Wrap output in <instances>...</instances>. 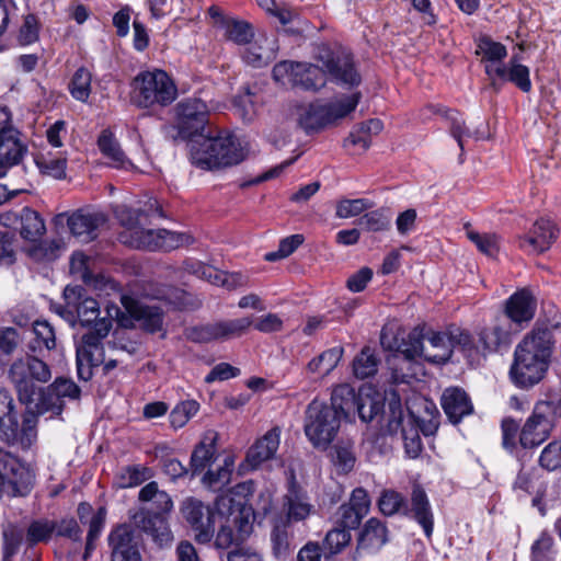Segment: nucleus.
Here are the masks:
<instances>
[{
  "label": "nucleus",
  "instance_id": "nucleus-1",
  "mask_svg": "<svg viewBox=\"0 0 561 561\" xmlns=\"http://www.w3.org/2000/svg\"><path fill=\"white\" fill-rule=\"evenodd\" d=\"M216 511L202 501L190 497L181 507L182 515L195 533L199 543L209 542L215 534V520L220 518V528L215 538L217 549H228L244 541L253 530L254 511L244 499L236 500L229 494L219 495Z\"/></svg>",
  "mask_w": 561,
  "mask_h": 561
},
{
  "label": "nucleus",
  "instance_id": "nucleus-2",
  "mask_svg": "<svg viewBox=\"0 0 561 561\" xmlns=\"http://www.w3.org/2000/svg\"><path fill=\"white\" fill-rule=\"evenodd\" d=\"M314 58L325 70L310 62L283 60L273 67V79L283 85L313 92L325 87L327 73L335 83L347 88L360 84L362 77L355 68L353 56L341 45L321 43L317 46Z\"/></svg>",
  "mask_w": 561,
  "mask_h": 561
},
{
  "label": "nucleus",
  "instance_id": "nucleus-3",
  "mask_svg": "<svg viewBox=\"0 0 561 561\" xmlns=\"http://www.w3.org/2000/svg\"><path fill=\"white\" fill-rule=\"evenodd\" d=\"M553 345V333L549 328H534L527 333L514 351L510 368L512 382L522 389L539 383L548 370Z\"/></svg>",
  "mask_w": 561,
  "mask_h": 561
},
{
  "label": "nucleus",
  "instance_id": "nucleus-4",
  "mask_svg": "<svg viewBox=\"0 0 561 561\" xmlns=\"http://www.w3.org/2000/svg\"><path fill=\"white\" fill-rule=\"evenodd\" d=\"M106 316L96 321L95 325L83 334L81 344L77 347V375L80 380L89 381L93 377V369L105 360L103 340L112 329L113 319H117L119 325L129 327V319L123 314L116 305L105 307Z\"/></svg>",
  "mask_w": 561,
  "mask_h": 561
},
{
  "label": "nucleus",
  "instance_id": "nucleus-5",
  "mask_svg": "<svg viewBox=\"0 0 561 561\" xmlns=\"http://www.w3.org/2000/svg\"><path fill=\"white\" fill-rule=\"evenodd\" d=\"M192 163L202 170H215L236 165L244 160L239 140L224 131L213 136L210 130L191 141Z\"/></svg>",
  "mask_w": 561,
  "mask_h": 561
},
{
  "label": "nucleus",
  "instance_id": "nucleus-6",
  "mask_svg": "<svg viewBox=\"0 0 561 561\" xmlns=\"http://www.w3.org/2000/svg\"><path fill=\"white\" fill-rule=\"evenodd\" d=\"M423 330L415 328L402 337L399 342L394 339V345L387 344L385 334H381L380 342L385 348L394 350L407 360H413L417 357L434 364L447 363L453 354L450 331L448 333L433 332L427 337V344L424 345Z\"/></svg>",
  "mask_w": 561,
  "mask_h": 561
},
{
  "label": "nucleus",
  "instance_id": "nucleus-7",
  "mask_svg": "<svg viewBox=\"0 0 561 561\" xmlns=\"http://www.w3.org/2000/svg\"><path fill=\"white\" fill-rule=\"evenodd\" d=\"M38 413L27 408L19 422L14 401L9 391L0 390V437L8 445L28 449L37 439Z\"/></svg>",
  "mask_w": 561,
  "mask_h": 561
},
{
  "label": "nucleus",
  "instance_id": "nucleus-8",
  "mask_svg": "<svg viewBox=\"0 0 561 561\" xmlns=\"http://www.w3.org/2000/svg\"><path fill=\"white\" fill-rule=\"evenodd\" d=\"M131 87V101L140 108L156 111L169 106L178 96V88L171 77L159 69L138 73Z\"/></svg>",
  "mask_w": 561,
  "mask_h": 561
},
{
  "label": "nucleus",
  "instance_id": "nucleus-9",
  "mask_svg": "<svg viewBox=\"0 0 561 561\" xmlns=\"http://www.w3.org/2000/svg\"><path fill=\"white\" fill-rule=\"evenodd\" d=\"M8 377L13 385L21 403L30 405L34 397L39 396L38 383H46L51 378L50 367L34 354L15 359L9 369Z\"/></svg>",
  "mask_w": 561,
  "mask_h": 561
},
{
  "label": "nucleus",
  "instance_id": "nucleus-10",
  "mask_svg": "<svg viewBox=\"0 0 561 561\" xmlns=\"http://www.w3.org/2000/svg\"><path fill=\"white\" fill-rule=\"evenodd\" d=\"M341 421L333 408L313 399L305 411L304 431L314 448L327 449L336 437Z\"/></svg>",
  "mask_w": 561,
  "mask_h": 561
},
{
  "label": "nucleus",
  "instance_id": "nucleus-11",
  "mask_svg": "<svg viewBox=\"0 0 561 561\" xmlns=\"http://www.w3.org/2000/svg\"><path fill=\"white\" fill-rule=\"evenodd\" d=\"M360 98L362 93L355 92L334 102L324 104L318 102L310 103L299 116V126L308 135L317 133L355 111Z\"/></svg>",
  "mask_w": 561,
  "mask_h": 561
},
{
  "label": "nucleus",
  "instance_id": "nucleus-12",
  "mask_svg": "<svg viewBox=\"0 0 561 561\" xmlns=\"http://www.w3.org/2000/svg\"><path fill=\"white\" fill-rule=\"evenodd\" d=\"M176 128L182 139L194 140L206 135L205 130L209 122L207 104L197 98H188L179 102L175 106Z\"/></svg>",
  "mask_w": 561,
  "mask_h": 561
},
{
  "label": "nucleus",
  "instance_id": "nucleus-13",
  "mask_svg": "<svg viewBox=\"0 0 561 561\" xmlns=\"http://www.w3.org/2000/svg\"><path fill=\"white\" fill-rule=\"evenodd\" d=\"M80 399L81 389L72 379L57 377L50 385L41 389L34 408L38 416L47 412L59 416L65 410L66 400L80 401Z\"/></svg>",
  "mask_w": 561,
  "mask_h": 561
},
{
  "label": "nucleus",
  "instance_id": "nucleus-14",
  "mask_svg": "<svg viewBox=\"0 0 561 561\" xmlns=\"http://www.w3.org/2000/svg\"><path fill=\"white\" fill-rule=\"evenodd\" d=\"M253 321L251 317L221 320L187 328L184 334L188 341L204 344L218 340L239 337L247 333Z\"/></svg>",
  "mask_w": 561,
  "mask_h": 561
},
{
  "label": "nucleus",
  "instance_id": "nucleus-15",
  "mask_svg": "<svg viewBox=\"0 0 561 561\" xmlns=\"http://www.w3.org/2000/svg\"><path fill=\"white\" fill-rule=\"evenodd\" d=\"M66 308L59 313L68 320L73 319V310L83 327L96 323L100 319V305L91 297L85 296V289L80 285H68L64 289Z\"/></svg>",
  "mask_w": 561,
  "mask_h": 561
},
{
  "label": "nucleus",
  "instance_id": "nucleus-16",
  "mask_svg": "<svg viewBox=\"0 0 561 561\" xmlns=\"http://www.w3.org/2000/svg\"><path fill=\"white\" fill-rule=\"evenodd\" d=\"M552 407L548 401L538 402L531 415L526 420L519 434V443L524 448H534L548 439L552 430Z\"/></svg>",
  "mask_w": 561,
  "mask_h": 561
},
{
  "label": "nucleus",
  "instance_id": "nucleus-17",
  "mask_svg": "<svg viewBox=\"0 0 561 561\" xmlns=\"http://www.w3.org/2000/svg\"><path fill=\"white\" fill-rule=\"evenodd\" d=\"M27 151L20 139V131L11 123V112L7 106H0V165L19 164Z\"/></svg>",
  "mask_w": 561,
  "mask_h": 561
},
{
  "label": "nucleus",
  "instance_id": "nucleus-18",
  "mask_svg": "<svg viewBox=\"0 0 561 561\" xmlns=\"http://www.w3.org/2000/svg\"><path fill=\"white\" fill-rule=\"evenodd\" d=\"M121 302L129 314V327L133 325L131 320H134L148 333H156L162 329L164 312L160 307L146 305L128 295H122Z\"/></svg>",
  "mask_w": 561,
  "mask_h": 561
},
{
  "label": "nucleus",
  "instance_id": "nucleus-19",
  "mask_svg": "<svg viewBox=\"0 0 561 561\" xmlns=\"http://www.w3.org/2000/svg\"><path fill=\"white\" fill-rule=\"evenodd\" d=\"M107 221V216L102 211H88L78 209L67 217V225L73 237L88 243L99 236V230Z\"/></svg>",
  "mask_w": 561,
  "mask_h": 561
},
{
  "label": "nucleus",
  "instance_id": "nucleus-20",
  "mask_svg": "<svg viewBox=\"0 0 561 561\" xmlns=\"http://www.w3.org/2000/svg\"><path fill=\"white\" fill-rule=\"evenodd\" d=\"M112 550L111 561H141L135 531L131 526L123 524L113 529L108 536Z\"/></svg>",
  "mask_w": 561,
  "mask_h": 561
},
{
  "label": "nucleus",
  "instance_id": "nucleus-21",
  "mask_svg": "<svg viewBox=\"0 0 561 561\" xmlns=\"http://www.w3.org/2000/svg\"><path fill=\"white\" fill-rule=\"evenodd\" d=\"M0 463L3 465L4 470H9L11 473L8 482V494L10 496H26L30 494L34 485V474L31 470L5 451H0Z\"/></svg>",
  "mask_w": 561,
  "mask_h": 561
},
{
  "label": "nucleus",
  "instance_id": "nucleus-22",
  "mask_svg": "<svg viewBox=\"0 0 561 561\" xmlns=\"http://www.w3.org/2000/svg\"><path fill=\"white\" fill-rule=\"evenodd\" d=\"M484 70L493 88L497 89L500 87L497 82H512L523 92L527 93L531 90L529 68L527 66L485 65Z\"/></svg>",
  "mask_w": 561,
  "mask_h": 561
},
{
  "label": "nucleus",
  "instance_id": "nucleus-23",
  "mask_svg": "<svg viewBox=\"0 0 561 561\" xmlns=\"http://www.w3.org/2000/svg\"><path fill=\"white\" fill-rule=\"evenodd\" d=\"M388 534L386 524L376 517L369 518L358 534L354 559L362 552L375 553L379 551L388 542Z\"/></svg>",
  "mask_w": 561,
  "mask_h": 561
},
{
  "label": "nucleus",
  "instance_id": "nucleus-24",
  "mask_svg": "<svg viewBox=\"0 0 561 561\" xmlns=\"http://www.w3.org/2000/svg\"><path fill=\"white\" fill-rule=\"evenodd\" d=\"M130 519L137 529L151 536L154 541L162 543L171 538L167 518L161 513L142 507L133 513Z\"/></svg>",
  "mask_w": 561,
  "mask_h": 561
},
{
  "label": "nucleus",
  "instance_id": "nucleus-25",
  "mask_svg": "<svg viewBox=\"0 0 561 561\" xmlns=\"http://www.w3.org/2000/svg\"><path fill=\"white\" fill-rule=\"evenodd\" d=\"M559 230L549 219L540 218L529 232L520 239V247L533 253H542L556 241Z\"/></svg>",
  "mask_w": 561,
  "mask_h": 561
},
{
  "label": "nucleus",
  "instance_id": "nucleus-26",
  "mask_svg": "<svg viewBox=\"0 0 561 561\" xmlns=\"http://www.w3.org/2000/svg\"><path fill=\"white\" fill-rule=\"evenodd\" d=\"M537 302L530 290L523 288L514 293L505 302V316L522 327L529 323L536 312Z\"/></svg>",
  "mask_w": 561,
  "mask_h": 561
},
{
  "label": "nucleus",
  "instance_id": "nucleus-27",
  "mask_svg": "<svg viewBox=\"0 0 561 561\" xmlns=\"http://www.w3.org/2000/svg\"><path fill=\"white\" fill-rule=\"evenodd\" d=\"M442 408L454 425L460 423L467 415L473 413V404L467 392L460 388H447L440 399Z\"/></svg>",
  "mask_w": 561,
  "mask_h": 561
},
{
  "label": "nucleus",
  "instance_id": "nucleus-28",
  "mask_svg": "<svg viewBox=\"0 0 561 561\" xmlns=\"http://www.w3.org/2000/svg\"><path fill=\"white\" fill-rule=\"evenodd\" d=\"M311 508L312 506L308 503L306 492L293 482L289 485L287 493L283 496V514L279 516L285 520H288V525L291 526L293 522H301L306 519L310 515Z\"/></svg>",
  "mask_w": 561,
  "mask_h": 561
},
{
  "label": "nucleus",
  "instance_id": "nucleus-29",
  "mask_svg": "<svg viewBox=\"0 0 561 561\" xmlns=\"http://www.w3.org/2000/svg\"><path fill=\"white\" fill-rule=\"evenodd\" d=\"M416 520L430 538L433 534L434 518L431 504L424 489L415 484L411 493V507L408 506V515Z\"/></svg>",
  "mask_w": 561,
  "mask_h": 561
},
{
  "label": "nucleus",
  "instance_id": "nucleus-30",
  "mask_svg": "<svg viewBox=\"0 0 561 561\" xmlns=\"http://www.w3.org/2000/svg\"><path fill=\"white\" fill-rule=\"evenodd\" d=\"M11 217L15 220L20 219L21 229L20 234L24 240L36 241L46 231L45 222L39 214L28 207H24L20 216L15 214H7L0 217V222L4 226H10Z\"/></svg>",
  "mask_w": 561,
  "mask_h": 561
},
{
  "label": "nucleus",
  "instance_id": "nucleus-31",
  "mask_svg": "<svg viewBox=\"0 0 561 561\" xmlns=\"http://www.w3.org/2000/svg\"><path fill=\"white\" fill-rule=\"evenodd\" d=\"M278 446L279 434L276 428H273L250 447L245 457L247 465L251 469L259 468L264 461L274 457Z\"/></svg>",
  "mask_w": 561,
  "mask_h": 561
},
{
  "label": "nucleus",
  "instance_id": "nucleus-32",
  "mask_svg": "<svg viewBox=\"0 0 561 561\" xmlns=\"http://www.w3.org/2000/svg\"><path fill=\"white\" fill-rule=\"evenodd\" d=\"M358 397L359 391L356 392L352 386L347 383L337 385L331 393L329 408H333L341 420L352 421L355 417Z\"/></svg>",
  "mask_w": 561,
  "mask_h": 561
},
{
  "label": "nucleus",
  "instance_id": "nucleus-33",
  "mask_svg": "<svg viewBox=\"0 0 561 561\" xmlns=\"http://www.w3.org/2000/svg\"><path fill=\"white\" fill-rule=\"evenodd\" d=\"M288 520L277 516L273 520L271 530V543L273 556L277 560H285L291 553V531Z\"/></svg>",
  "mask_w": 561,
  "mask_h": 561
},
{
  "label": "nucleus",
  "instance_id": "nucleus-34",
  "mask_svg": "<svg viewBox=\"0 0 561 561\" xmlns=\"http://www.w3.org/2000/svg\"><path fill=\"white\" fill-rule=\"evenodd\" d=\"M451 350L459 351L468 360L470 366L479 365L482 359L480 345L468 331L459 328L450 330Z\"/></svg>",
  "mask_w": 561,
  "mask_h": 561
},
{
  "label": "nucleus",
  "instance_id": "nucleus-35",
  "mask_svg": "<svg viewBox=\"0 0 561 561\" xmlns=\"http://www.w3.org/2000/svg\"><path fill=\"white\" fill-rule=\"evenodd\" d=\"M33 339L27 343V351L32 354L51 351L56 347L54 328L46 320H37L33 323Z\"/></svg>",
  "mask_w": 561,
  "mask_h": 561
},
{
  "label": "nucleus",
  "instance_id": "nucleus-36",
  "mask_svg": "<svg viewBox=\"0 0 561 561\" xmlns=\"http://www.w3.org/2000/svg\"><path fill=\"white\" fill-rule=\"evenodd\" d=\"M385 408V402L378 393H370V391L359 390V397L355 408V415L357 414L362 422H371L379 415Z\"/></svg>",
  "mask_w": 561,
  "mask_h": 561
},
{
  "label": "nucleus",
  "instance_id": "nucleus-37",
  "mask_svg": "<svg viewBox=\"0 0 561 561\" xmlns=\"http://www.w3.org/2000/svg\"><path fill=\"white\" fill-rule=\"evenodd\" d=\"M476 54L482 56L485 65H504L502 61L507 56V49L490 36L481 35L476 39Z\"/></svg>",
  "mask_w": 561,
  "mask_h": 561
},
{
  "label": "nucleus",
  "instance_id": "nucleus-38",
  "mask_svg": "<svg viewBox=\"0 0 561 561\" xmlns=\"http://www.w3.org/2000/svg\"><path fill=\"white\" fill-rule=\"evenodd\" d=\"M343 352V347L340 346L322 352L308 363L307 370L321 376L329 375L342 359Z\"/></svg>",
  "mask_w": 561,
  "mask_h": 561
},
{
  "label": "nucleus",
  "instance_id": "nucleus-39",
  "mask_svg": "<svg viewBox=\"0 0 561 561\" xmlns=\"http://www.w3.org/2000/svg\"><path fill=\"white\" fill-rule=\"evenodd\" d=\"M100 151L112 160L116 168H126L131 164L122 150L118 141L110 130H103L98 139Z\"/></svg>",
  "mask_w": 561,
  "mask_h": 561
},
{
  "label": "nucleus",
  "instance_id": "nucleus-40",
  "mask_svg": "<svg viewBox=\"0 0 561 561\" xmlns=\"http://www.w3.org/2000/svg\"><path fill=\"white\" fill-rule=\"evenodd\" d=\"M379 363L380 359L378 358L375 350L369 346H365L353 360V373L358 379L373 377L378 371Z\"/></svg>",
  "mask_w": 561,
  "mask_h": 561
},
{
  "label": "nucleus",
  "instance_id": "nucleus-41",
  "mask_svg": "<svg viewBox=\"0 0 561 561\" xmlns=\"http://www.w3.org/2000/svg\"><path fill=\"white\" fill-rule=\"evenodd\" d=\"M357 226L368 232H383L391 227L389 209L379 208L365 213L356 220Z\"/></svg>",
  "mask_w": 561,
  "mask_h": 561
},
{
  "label": "nucleus",
  "instance_id": "nucleus-42",
  "mask_svg": "<svg viewBox=\"0 0 561 561\" xmlns=\"http://www.w3.org/2000/svg\"><path fill=\"white\" fill-rule=\"evenodd\" d=\"M332 462L339 473H348L353 470L356 457L354 453V443L351 440H339L332 450Z\"/></svg>",
  "mask_w": 561,
  "mask_h": 561
},
{
  "label": "nucleus",
  "instance_id": "nucleus-43",
  "mask_svg": "<svg viewBox=\"0 0 561 561\" xmlns=\"http://www.w3.org/2000/svg\"><path fill=\"white\" fill-rule=\"evenodd\" d=\"M153 476L152 470L142 465L123 467L116 476V484L122 489L137 486Z\"/></svg>",
  "mask_w": 561,
  "mask_h": 561
},
{
  "label": "nucleus",
  "instance_id": "nucleus-44",
  "mask_svg": "<svg viewBox=\"0 0 561 561\" xmlns=\"http://www.w3.org/2000/svg\"><path fill=\"white\" fill-rule=\"evenodd\" d=\"M222 30L226 39L237 45H248L254 37L253 26L249 22L232 16L224 24Z\"/></svg>",
  "mask_w": 561,
  "mask_h": 561
},
{
  "label": "nucleus",
  "instance_id": "nucleus-45",
  "mask_svg": "<svg viewBox=\"0 0 561 561\" xmlns=\"http://www.w3.org/2000/svg\"><path fill=\"white\" fill-rule=\"evenodd\" d=\"M124 242L136 249L159 251L160 229L134 228L129 240L125 239Z\"/></svg>",
  "mask_w": 561,
  "mask_h": 561
},
{
  "label": "nucleus",
  "instance_id": "nucleus-46",
  "mask_svg": "<svg viewBox=\"0 0 561 561\" xmlns=\"http://www.w3.org/2000/svg\"><path fill=\"white\" fill-rule=\"evenodd\" d=\"M215 453V438H213L208 444H206L205 442H201L194 448L190 461L192 477L202 473L205 470V468L213 462Z\"/></svg>",
  "mask_w": 561,
  "mask_h": 561
},
{
  "label": "nucleus",
  "instance_id": "nucleus-47",
  "mask_svg": "<svg viewBox=\"0 0 561 561\" xmlns=\"http://www.w3.org/2000/svg\"><path fill=\"white\" fill-rule=\"evenodd\" d=\"M478 345L482 351V358L488 352L496 351L501 344L507 343L508 332L499 325L483 328L479 334Z\"/></svg>",
  "mask_w": 561,
  "mask_h": 561
},
{
  "label": "nucleus",
  "instance_id": "nucleus-48",
  "mask_svg": "<svg viewBox=\"0 0 561 561\" xmlns=\"http://www.w3.org/2000/svg\"><path fill=\"white\" fill-rule=\"evenodd\" d=\"M378 507L386 516L397 513L408 515V503L404 496L394 490H383L378 500Z\"/></svg>",
  "mask_w": 561,
  "mask_h": 561
},
{
  "label": "nucleus",
  "instance_id": "nucleus-49",
  "mask_svg": "<svg viewBox=\"0 0 561 561\" xmlns=\"http://www.w3.org/2000/svg\"><path fill=\"white\" fill-rule=\"evenodd\" d=\"M233 470V461L229 458L225 459V463L220 466L217 470H208L203 479L202 482L205 486L213 491H220L226 485L229 484L231 480V474Z\"/></svg>",
  "mask_w": 561,
  "mask_h": 561
},
{
  "label": "nucleus",
  "instance_id": "nucleus-50",
  "mask_svg": "<svg viewBox=\"0 0 561 561\" xmlns=\"http://www.w3.org/2000/svg\"><path fill=\"white\" fill-rule=\"evenodd\" d=\"M242 54L243 60L253 68H262L275 59V51L272 47H264L257 42L248 44Z\"/></svg>",
  "mask_w": 561,
  "mask_h": 561
},
{
  "label": "nucleus",
  "instance_id": "nucleus-51",
  "mask_svg": "<svg viewBox=\"0 0 561 561\" xmlns=\"http://www.w3.org/2000/svg\"><path fill=\"white\" fill-rule=\"evenodd\" d=\"M56 520L49 519H36L33 520L26 530L25 539L30 547L37 545L38 542H46L51 538L55 533Z\"/></svg>",
  "mask_w": 561,
  "mask_h": 561
},
{
  "label": "nucleus",
  "instance_id": "nucleus-52",
  "mask_svg": "<svg viewBox=\"0 0 561 561\" xmlns=\"http://www.w3.org/2000/svg\"><path fill=\"white\" fill-rule=\"evenodd\" d=\"M92 75L85 67L76 70L69 83V91L76 100L85 102L91 93Z\"/></svg>",
  "mask_w": 561,
  "mask_h": 561
},
{
  "label": "nucleus",
  "instance_id": "nucleus-53",
  "mask_svg": "<svg viewBox=\"0 0 561 561\" xmlns=\"http://www.w3.org/2000/svg\"><path fill=\"white\" fill-rule=\"evenodd\" d=\"M23 536V529L14 524L9 523L2 527L3 561H11L22 543Z\"/></svg>",
  "mask_w": 561,
  "mask_h": 561
},
{
  "label": "nucleus",
  "instance_id": "nucleus-54",
  "mask_svg": "<svg viewBox=\"0 0 561 561\" xmlns=\"http://www.w3.org/2000/svg\"><path fill=\"white\" fill-rule=\"evenodd\" d=\"M199 410L196 400H184L179 402L171 411L170 424L174 428L183 427Z\"/></svg>",
  "mask_w": 561,
  "mask_h": 561
},
{
  "label": "nucleus",
  "instance_id": "nucleus-55",
  "mask_svg": "<svg viewBox=\"0 0 561 561\" xmlns=\"http://www.w3.org/2000/svg\"><path fill=\"white\" fill-rule=\"evenodd\" d=\"M194 238L187 232H176L168 229H160L159 251H173L181 247L190 245Z\"/></svg>",
  "mask_w": 561,
  "mask_h": 561
},
{
  "label": "nucleus",
  "instance_id": "nucleus-56",
  "mask_svg": "<svg viewBox=\"0 0 561 561\" xmlns=\"http://www.w3.org/2000/svg\"><path fill=\"white\" fill-rule=\"evenodd\" d=\"M351 539V531L337 525L327 533L323 546L331 554H336L350 543Z\"/></svg>",
  "mask_w": 561,
  "mask_h": 561
},
{
  "label": "nucleus",
  "instance_id": "nucleus-57",
  "mask_svg": "<svg viewBox=\"0 0 561 561\" xmlns=\"http://www.w3.org/2000/svg\"><path fill=\"white\" fill-rule=\"evenodd\" d=\"M439 114H442L449 122V130L451 136L457 140L458 146L461 150H463L462 138L470 137V130L466 127L465 121L461 118L459 113L455 110L446 108L439 110Z\"/></svg>",
  "mask_w": 561,
  "mask_h": 561
},
{
  "label": "nucleus",
  "instance_id": "nucleus-58",
  "mask_svg": "<svg viewBox=\"0 0 561 561\" xmlns=\"http://www.w3.org/2000/svg\"><path fill=\"white\" fill-rule=\"evenodd\" d=\"M470 241H472L478 250L483 254L494 257L500 249L499 237L491 233H479L476 231H468L467 233Z\"/></svg>",
  "mask_w": 561,
  "mask_h": 561
},
{
  "label": "nucleus",
  "instance_id": "nucleus-59",
  "mask_svg": "<svg viewBox=\"0 0 561 561\" xmlns=\"http://www.w3.org/2000/svg\"><path fill=\"white\" fill-rule=\"evenodd\" d=\"M371 204L365 198L341 199L336 205L335 216L337 218H351L360 215L364 210L369 209Z\"/></svg>",
  "mask_w": 561,
  "mask_h": 561
},
{
  "label": "nucleus",
  "instance_id": "nucleus-60",
  "mask_svg": "<svg viewBox=\"0 0 561 561\" xmlns=\"http://www.w3.org/2000/svg\"><path fill=\"white\" fill-rule=\"evenodd\" d=\"M539 463L549 471L561 468V440L551 442L543 448Z\"/></svg>",
  "mask_w": 561,
  "mask_h": 561
},
{
  "label": "nucleus",
  "instance_id": "nucleus-61",
  "mask_svg": "<svg viewBox=\"0 0 561 561\" xmlns=\"http://www.w3.org/2000/svg\"><path fill=\"white\" fill-rule=\"evenodd\" d=\"M553 553V538L542 533L531 546L533 561H552Z\"/></svg>",
  "mask_w": 561,
  "mask_h": 561
},
{
  "label": "nucleus",
  "instance_id": "nucleus-62",
  "mask_svg": "<svg viewBox=\"0 0 561 561\" xmlns=\"http://www.w3.org/2000/svg\"><path fill=\"white\" fill-rule=\"evenodd\" d=\"M39 27L41 24L36 15H25L18 36L19 43L21 45H30L38 41Z\"/></svg>",
  "mask_w": 561,
  "mask_h": 561
},
{
  "label": "nucleus",
  "instance_id": "nucleus-63",
  "mask_svg": "<svg viewBox=\"0 0 561 561\" xmlns=\"http://www.w3.org/2000/svg\"><path fill=\"white\" fill-rule=\"evenodd\" d=\"M89 257L82 252H75L70 259V271L72 274L79 275L87 285L96 286L98 280L88 268Z\"/></svg>",
  "mask_w": 561,
  "mask_h": 561
},
{
  "label": "nucleus",
  "instance_id": "nucleus-64",
  "mask_svg": "<svg viewBox=\"0 0 561 561\" xmlns=\"http://www.w3.org/2000/svg\"><path fill=\"white\" fill-rule=\"evenodd\" d=\"M36 164L44 174L55 179H64L66 176V159L41 157L36 160Z\"/></svg>",
  "mask_w": 561,
  "mask_h": 561
}]
</instances>
